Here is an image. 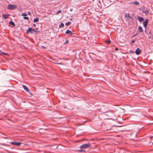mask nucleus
I'll return each mask as SVG.
<instances>
[{
    "label": "nucleus",
    "instance_id": "1",
    "mask_svg": "<svg viewBox=\"0 0 153 153\" xmlns=\"http://www.w3.org/2000/svg\"><path fill=\"white\" fill-rule=\"evenodd\" d=\"M90 145V144L89 143L84 144L80 146V148L82 149H85L89 147Z\"/></svg>",
    "mask_w": 153,
    "mask_h": 153
},
{
    "label": "nucleus",
    "instance_id": "2",
    "mask_svg": "<svg viewBox=\"0 0 153 153\" xmlns=\"http://www.w3.org/2000/svg\"><path fill=\"white\" fill-rule=\"evenodd\" d=\"M141 10L143 12L146 13V14H148L149 11V10L148 8H145L144 7L141 8Z\"/></svg>",
    "mask_w": 153,
    "mask_h": 153
},
{
    "label": "nucleus",
    "instance_id": "3",
    "mask_svg": "<svg viewBox=\"0 0 153 153\" xmlns=\"http://www.w3.org/2000/svg\"><path fill=\"white\" fill-rule=\"evenodd\" d=\"M17 7V6L16 5H12L10 4H9L8 5L7 8L8 9L10 10H13L16 8Z\"/></svg>",
    "mask_w": 153,
    "mask_h": 153
},
{
    "label": "nucleus",
    "instance_id": "4",
    "mask_svg": "<svg viewBox=\"0 0 153 153\" xmlns=\"http://www.w3.org/2000/svg\"><path fill=\"white\" fill-rule=\"evenodd\" d=\"M22 86L25 91L28 93H30V91L27 86L24 85H23Z\"/></svg>",
    "mask_w": 153,
    "mask_h": 153
},
{
    "label": "nucleus",
    "instance_id": "5",
    "mask_svg": "<svg viewBox=\"0 0 153 153\" xmlns=\"http://www.w3.org/2000/svg\"><path fill=\"white\" fill-rule=\"evenodd\" d=\"M11 143L12 144L16 146H19L21 144V143L20 142H11Z\"/></svg>",
    "mask_w": 153,
    "mask_h": 153
},
{
    "label": "nucleus",
    "instance_id": "6",
    "mask_svg": "<svg viewBox=\"0 0 153 153\" xmlns=\"http://www.w3.org/2000/svg\"><path fill=\"white\" fill-rule=\"evenodd\" d=\"M141 50L139 48H137L135 51V53L137 55H139L141 53Z\"/></svg>",
    "mask_w": 153,
    "mask_h": 153
},
{
    "label": "nucleus",
    "instance_id": "7",
    "mask_svg": "<svg viewBox=\"0 0 153 153\" xmlns=\"http://www.w3.org/2000/svg\"><path fill=\"white\" fill-rule=\"evenodd\" d=\"M148 21V19H146L145 21L143 22V26L145 27H146L147 26Z\"/></svg>",
    "mask_w": 153,
    "mask_h": 153
},
{
    "label": "nucleus",
    "instance_id": "8",
    "mask_svg": "<svg viewBox=\"0 0 153 153\" xmlns=\"http://www.w3.org/2000/svg\"><path fill=\"white\" fill-rule=\"evenodd\" d=\"M32 28L31 27H29L27 30L26 31V33H32Z\"/></svg>",
    "mask_w": 153,
    "mask_h": 153
},
{
    "label": "nucleus",
    "instance_id": "9",
    "mask_svg": "<svg viewBox=\"0 0 153 153\" xmlns=\"http://www.w3.org/2000/svg\"><path fill=\"white\" fill-rule=\"evenodd\" d=\"M65 33L67 34H69L70 35H71L73 34V33H72L71 31H70L69 30H66Z\"/></svg>",
    "mask_w": 153,
    "mask_h": 153
},
{
    "label": "nucleus",
    "instance_id": "10",
    "mask_svg": "<svg viewBox=\"0 0 153 153\" xmlns=\"http://www.w3.org/2000/svg\"><path fill=\"white\" fill-rule=\"evenodd\" d=\"M138 30L139 31V33L142 32L143 31L142 27L140 26L138 27Z\"/></svg>",
    "mask_w": 153,
    "mask_h": 153
},
{
    "label": "nucleus",
    "instance_id": "11",
    "mask_svg": "<svg viewBox=\"0 0 153 153\" xmlns=\"http://www.w3.org/2000/svg\"><path fill=\"white\" fill-rule=\"evenodd\" d=\"M138 21H139L140 22H142L144 20V19L143 17H140V16H138Z\"/></svg>",
    "mask_w": 153,
    "mask_h": 153
},
{
    "label": "nucleus",
    "instance_id": "12",
    "mask_svg": "<svg viewBox=\"0 0 153 153\" xmlns=\"http://www.w3.org/2000/svg\"><path fill=\"white\" fill-rule=\"evenodd\" d=\"M125 16L126 17L131 19V17L129 13H126L125 14Z\"/></svg>",
    "mask_w": 153,
    "mask_h": 153
},
{
    "label": "nucleus",
    "instance_id": "13",
    "mask_svg": "<svg viewBox=\"0 0 153 153\" xmlns=\"http://www.w3.org/2000/svg\"><path fill=\"white\" fill-rule=\"evenodd\" d=\"M3 17L4 19H7L9 16V14L3 15Z\"/></svg>",
    "mask_w": 153,
    "mask_h": 153
},
{
    "label": "nucleus",
    "instance_id": "14",
    "mask_svg": "<svg viewBox=\"0 0 153 153\" xmlns=\"http://www.w3.org/2000/svg\"><path fill=\"white\" fill-rule=\"evenodd\" d=\"M0 54L1 55H7V54L5 53L4 52H2L0 50Z\"/></svg>",
    "mask_w": 153,
    "mask_h": 153
},
{
    "label": "nucleus",
    "instance_id": "15",
    "mask_svg": "<svg viewBox=\"0 0 153 153\" xmlns=\"http://www.w3.org/2000/svg\"><path fill=\"white\" fill-rule=\"evenodd\" d=\"M39 21V19L38 18H36L34 19L33 22H37Z\"/></svg>",
    "mask_w": 153,
    "mask_h": 153
},
{
    "label": "nucleus",
    "instance_id": "16",
    "mask_svg": "<svg viewBox=\"0 0 153 153\" xmlns=\"http://www.w3.org/2000/svg\"><path fill=\"white\" fill-rule=\"evenodd\" d=\"M64 26V24L62 23H61V24L59 25V27L60 28L63 27Z\"/></svg>",
    "mask_w": 153,
    "mask_h": 153
},
{
    "label": "nucleus",
    "instance_id": "17",
    "mask_svg": "<svg viewBox=\"0 0 153 153\" xmlns=\"http://www.w3.org/2000/svg\"><path fill=\"white\" fill-rule=\"evenodd\" d=\"M132 3L136 5H138L139 4V3L137 1H135Z\"/></svg>",
    "mask_w": 153,
    "mask_h": 153
},
{
    "label": "nucleus",
    "instance_id": "18",
    "mask_svg": "<svg viewBox=\"0 0 153 153\" xmlns=\"http://www.w3.org/2000/svg\"><path fill=\"white\" fill-rule=\"evenodd\" d=\"M10 24L13 25V26H15L14 23L13 21H10Z\"/></svg>",
    "mask_w": 153,
    "mask_h": 153
},
{
    "label": "nucleus",
    "instance_id": "19",
    "mask_svg": "<svg viewBox=\"0 0 153 153\" xmlns=\"http://www.w3.org/2000/svg\"><path fill=\"white\" fill-rule=\"evenodd\" d=\"M32 33H33V32H35L36 33H37L38 32H39L38 31H36V30H35L34 29H33V28H32Z\"/></svg>",
    "mask_w": 153,
    "mask_h": 153
},
{
    "label": "nucleus",
    "instance_id": "20",
    "mask_svg": "<svg viewBox=\"0 0 153 153\" xmlns=\"http://www.w3.org/2000/svg\"><path fill=\"white\" fill-rule=\"evenodd\" d=\"M27 14L25 13H22V16H27Z\"/></svg>",
    "mask_w": 153,
    "mask_h": 153
},
{
    "label": "nucleus",
    "instance_id": "21",
    "mask_svg": "<svg viewBox=\"0 0 153 153\" xmlns=\"http://www.w3.org/2000/svg\"><path fill=\"white\" fill-rule=\"evenodd\" d=\"M71 22H67L65 23V25L66 26L68 25H70L71 24Z\"/></svg>",
    "mask_w": 153,
    "mask_h": 153
},
{
    "label": "nucleus",
    "instance_id": "22",
    "mask_svg": "<svg viewBox=\"0 0 153 153\" xmlns=\"http://www.w3.org/2000/svg\"><path fill=\"white\" fill-rule=\"evenodd\" d=\"M23 19L26 20H28L29 19V18L28 17L25 16H24L23 17Z\"/></svg>",
    "mask_w": 153,
    "mask_h": 153
},
{
    "label": "nucleus",
    "instance_id": "23",
    "mask_svg": "<svg viewBox=\"0 0 153 153\" xmlns=\"http://www.w3.org/2000/svg\"><path fill=\"white\" fill-rule=\"evenodd\" d=\"M68 40H66L65 42V43H64V44L65 45H66V44H67V43H68Z\"/></svg>",
    "mask_w": 153,
    "mask_h": 153
},
{
    "label": "nucleus",
    "instance_id": "24",
    "mask_svg": "<svg viewBox=\"0 0 153 153\" xmlns=\"http://www.w3.org/2000/svg\"><path fill=\"white\" fill-rule=\"evenodd\" d=\"M106 43H107L108 44H109L111 42V41L110 40H106Z\"/></svg>",
    "mask_w": 153,
    "mask_h": 153
},
{
    "label": "nucleus",
    "instance_id": "25",
    "mask_svg": "<svg viewBox=\"0 0 153 153\" xmlns=\"http://www.w3.org/2000/svg\"><path fill=\"white\" fill-rule=\"evenodd\" d=\"M85 150H83V149H81V150H79V152H85Z\"/></svg>",
    "mask_w": 153,
    "mask_h": 153
},
{
    "label": "nucleus",
    "instance_id": "26",
    "mask_svg": "<svg viewBox=\"0 0 153 153\" xmlns=\"http://www.w3.org/2000/svg\"><path fill=\"white\" fill-rule=\"evenodd\" d=\"M134 42H135V40H132L131 42V44H132V43H134Z\"/></svg>",
    "mask_w": 153,
    "mask_h": 153
},
{
    "label": "nucleus",
    "instance_id": "27",
    "mask_svg": "<svg viewBox=\"0 0 153 153\" xmlns=\"http://www.w3.org/2000/svg\"><path fill=\"white\" fill-rule=\"evenodd\" d=\"M27 14L28 15L30 16V12H27Z\"/></svg>",
    "mask_w": 153,
    "mask_h": 153
},
{
    "label": "nucleus",
    "instance_id": "28",
    "mask_svg": "<svg viewBox=\"0 0 153 153\" xmlns=\"http://www.w3.org/2000/svg\"><path fill=\"white\" fill-rule=\"evenodd\" d=\"M61 10H59L57 12V13H60L61 12Z\"/></svg>",
    "mask_w": 153,
    "mask_h": 153
},
{
    "label": "nucleus",
    "instance_id": "29",
    "mask_svg": "<svg viewBox=\"0 0 153 153\" xmlns=\"http://www.w3.org/2000/svg\"><path fill=\"white\" fill-rule=\"evenodd\" d=\"M149 143H150L149 145H152V142H150Z\"/></svg>",
    "mask_w": 153,
    "mask_h": 153
},
{
    "label": "nucleus",
    "instance_id": "30",
    "mask_svg": "<svg viewBox=\"0 0 153 153\" xmlns=\"http://www.w3.org/2000/svg\"><path fill=\"white\" fill-rule=\"evenodd\" d=\"M152 138H153V137H152H152H150V139H152Z\"/></svg>",
    "mask_w": 153,
    "mask_h": 153
},
{
    "label": "nucleus",
    "instance_id": "31",
    "mask_svg": "<svg viewBox=\"0 0 153 153\" xmlns=\"http://www.w3.org/2000/svg\"><path fill=\"white\" fill-rule=\"evenodd\" d=\"M33 26L34 27H36V25L35 24H33Z\"/></svg>",
    "mask_w": 153,
    "mask_h": 153
},
{
    "label": "nucleus",
    "instance_id": "32",
    "mask_svg": "<svg viewBox=\"0 0 153 153\" xmlns=\"http://www.w3.org/2000/svg\"><path fill=\"white\" fill-rule=\"evenodd\" d=\"M118 50L117 48H115V50Z\"/></svg>",
    "mask_w": 153,
    "mask_h": 153
},
{
    "label": "nucleus",
    "instance_id": "33",
    "mask_svg": "<svg viewBox=\"0 0 153 153\" xmlns=\"http://www.w3.org/2000/svg\"><path fill=\"white\" fill-rule=\"evenodd\" d=\"M137 34H136L134 36H136Z\"/></svg>",
    "mask_w": 153,
    "mask_h": 153
},
{
    "label": "nucleus",
    "instance_id": "34",
    "mask_svg": "<svg viewBox=\"0 0 153 153\" xmlns=\"http://www.w3.org/2000/svg\"><path fill=\"white\" fill-rule=\"evenodd\" d=\"M58 64H61V63H58Z\"/></svg>",
    "mask_w": 153,
    "mask_h": 153
},
{
    "label": "nucleus",
    "instance_id": "35",
    "mask_svg": "<svg viewBox=\"0 0 153 153\" xmlns=\"http://www.w3.org/2000/svg\"><path fill=\"white\" fill-rule=\"evenodd\" d=\"M36 30H37V29H37V28H36Z\"/></svg>",
    "mask_w": 153,
    "mask_h": 153
}]
</instances>
